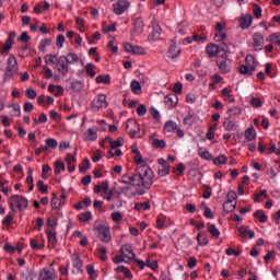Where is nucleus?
<instances>
[{
	"mask_svg": "<svg viewBox=\"0 0 280 280\" xmlns=\"http://www.w3.org/2000/svg\"><path fill=\"white\" fill-rule=\"evenodd\" d=\"M141 172H142L141 185L145 189H150V187H152V185H154V172L148 165H142Z\"/></svg>",
	"mask_w": 280,
	"mask_h": 280,
	"instance_id": "obj_1",
	"label": "nucleus"
},
{
	"mask_svg": "<svg viewBox=\"0 0 280 280\" xmlns=\"http://www.w3.org/2000/svg\"><path fill=\"white\" fill-rule=\"evenodd\" d=\"M104 108H108V101L106 100V94H97L91 103V110H93V113H98V110H102Z\"/></svg>",
	"mask_w": 280,
	"mask_h": 280,
	"instance_id": "obj_2",
	"label": "nucleus"
},
{
	"mask_svg": "<svg viewBox=\"0 0 280 280\" xmlns=\"http://www.w3.org/2000/svg\"><path fill=\"white\" fill-rule=\"evenodd\" d=\"M10 207L12 211H15V209H19V211H25V209H27V198L13 195L10 200Z\"/></svg>",
	"mask_w": 280,
	"mask_h": 280,
	"instance_id": "obj_3",
	"label": "nucleus"
},
{
	"mask_svg": "<svg viewBox=\"0 0 280 280\" xmlns=\"http://www.w3.org/2000/svg\"><path fill=\"white\" fill-rule=\"evenodd\" d=\"M16 73H19V62L16 61V57H14V55H10L8 58L5 78H14Z\"/></svg>",
	"mask_w": 280,
	"mask_h": 280,
	"instance_id": "obj_4",
	"label": "nucleus"
},
{
	"mask_svg": "<svg viewBox=\"0 0 280 280\" xmlns=\"http://www.w3.org/2000/svg\"><path fill=\"white\" fill-rule=\"evenodd\" d=\"M56 268H54V264L48 267L42 268L38 273V280H56L57 279Z\"/></svg>",
	"mask_w": 280,
	"mask_h": 280,
	"instance_id": "obj_5",
	"label": "nucleus"
},
{
	"mask_svg": "<svg viewBox=\"0 0 280 280\" xmlns=\"http://www.w3.org/2000/svg\"><path fill=\"white\" fill-rule=\"evenodd\" d=\"M164 132H166L168 135L172 132H176L177 137H179V139H183V137H185V132L173 120H168L165 122Z\"/></svg>",
	"mask_w": 280,
	"mask_h": 280,
	"instance_id": "obj_6",
	"label": "nucleus"
},
{
	"mask_svg": "<svg viewBox=\"0 0 280 280\" xmlns=\"http://www.w3.org/2000/svg\"><path fill=\"white\" fill-rule=\"evenodd\" d=\"M217 67L219 68L221 73L225 74L231 73V69H233V63H231V60L224 57H219L217 59Z\"/></svg>",
	"mask_w": 280,
	"mask_h": 280,
	"instance_id": "obj_7",
	"label": "nucleus"
},
{
	"mask_svg": "<svg viewBox=\"0 0 280 280\" xmlns=\"http://www.w3.org/2000/svg\"><path fill=\"white\" fill-rule=\"evenodd\" d=\"M245 60L247 63L241 66L240 71L243 75H250L255 71V58L247 56Z\"/></svg>",
	"mask_w": 280,
	"mask_h": 280,
	"instance_id": "obj_8",
	"label": "nucleus"
},
{
	"mask_svg": "<svg viewBox=\"0 0 280 280\" xmlns=\"http://www.w3.org/2000/svg\"><path fill=\"white\" fill-rule=\"evenodd\" d=\"M55 69L61 75H67L69 73V65L67 58L65 56H59L57 59V63L55 65Z\"/></svg>",
	"mask_w": 280,
	"mask_h": 280,
	"instance_id": "obj_9",
	"label": "nucleus"
},
{
	"mask_svg": "<svg viewBox=\"0 0 280 280\" xmlns=\"http://www.w3.org/2000/svg\"><path fill=\"white\" fill-rule=\"evenodd\" d=\"M120 253L122 257H125V264H130V261H135V252L132 250V246L126 244L120 248Z\"/></svg>",
	"mask_w": 280,
	"mask_h": 280,
	"instance_id": "obj_10",
	"label": "nucleus"
},
{
	"mask_svg": "<svg viewBox=\"0 0 280 280\" xmlns=\"http://www.w3.org/2000/svg\"><path fill=\"white\" fill-rule=\"evenodd\" d=\"M30 246L32 250H43L45 248V237L40 235L31 238Z\"/></svg>",
	"mask_w": 280,
	"mask_h": 280,
	"instance_id": "obj_11",
	"label": "nucleus"
},
{
	"mask_svg": "<svg viewBox=\"0 0 280 280\" xmlns=\"http://www.w3.org/2000/svg\"><path fill=\"white\" fill-rule=\"evenodd\" d=\"M158 164L160 165L158 170L159 176L162 178L167 176L170 174V163L165 159L161 158L158 160Z\"/></svg>",
	"mask_w": 280,
	"mask_h": 280,
	"instance_id": "obj_12",
	"label": "nucleus"
},
{
	"mask_svg": "<svg viewBox=\"0 0 280 280\" xmlns=\"http://www.w3.org/2000/svg\"><path fill=\"white\" fill-rule=\"evenodd\" d=\"M168 58H178L180 56V43L176 42L175 39L172 40V44L167 51Z\"/></svg>",
	"mask_w": 280,
	"mask_h": 280,
	"instance_id": "obj_13",
	"label": "nucleus"
},
{
	"mask_svg": "<svg viewBox=\"0 0 280 280\" xmlns=\"http://www.w3.org/2000/svg\"><path fill=\"white\" fill-rule=\"evenodd\" d=\"M140 130L141 127L139 126V122L137 120L130 119L127 121V132L130 135V137H137V132H139Z\"/></svg>",
	"mask_w": 280,
	"mask_h": 280,
	"instance_id": "obj_14",
	"label": "nucleus"
},
{
	"mask_svg": "<svg viewBox=\"0 0 280 280\" xmlns=\"http://www.w3.org/2000/svg\"><path fill=\"white\" fill-rule=\"evenodd\" d=\"M128 8H130V2H128L127 0H118L115 4H114V12L115 14H124V12H126L128 10Z\"/></svg>",
	"mask_w": 280,
	"mask_h": 280,
	"instance_id": "obj_15",
	"label": "nucleus"
},
{
	"mask_svg": "<svg viewBox=\"0 0 280 280\" xmlns=\"http://www.w3.org/2000/svg\"><path fill=\"white\" fill-rule=\"evenodd\" d=\"M72 259V266H73V275H79V272H82V266H84V262L82 261V259H80V255L79 254H72L71 256Z\"/></svg>",
	"mask_w": 280,
	"mask_h": 280,
	"instance_id": "obj_16",
	"label": "nucleus"
},
{
	"mask_svg": "<svg viewBox=\"0 0 280 280\" xmlns=\"http://www.w3.org/2000/svg\"><path fill=\"white\" fill-rule=\"evenodd\" d=\"M141 182V174L136 175H124L121 178V183H125V185H133L137 186Z\"/></svg>",
	"mask_w": 280,
	"mask_h": 280,
	"instance_id": "obj_17",
	"label": "nucleus"
},
{
	"mask_svg": "<svg viewBox=\"0 0 280 280\" xmlns=\"http://www.w3.org/2000/svg\"><path fill=\"white\" fill-rule=\"evenodd\" d=\"M97 127L93 126L90 127L84 133H83V141L93 142L97 139Z\"/></svg>",
	"mask_w": 280,
	"mask_h": 280,
	"instance_id": "obj_18",
	"label": "nucleus"
},
{
	"mask_svg": "<svg viewBox=\"0 0 280 280\" xmlns=\"http://www.w3.org/2000/svg\"><path fill=\"white\" fill-rule=\"evenodd\" d=\"M98 234L102 242H105V244H108V242L113 240V236L110 235V229H108V226L106 225L98 226Z\"/></svg>",
	"mask_w": 280,
	"mask_h": 280,
	"instance_id": "obj_19",
	"label": "nucleus"
},
{
	"mask_svg": "<svg viewBox=\"0 0 280 280\" xmlns=\"http://www.w3.org/2000/svg\"><path fill=\"white\" fill-rule=\"evenodd\" d=\"M16 38V33L10 32L8 38L5 39L4 45L2 46V54L5 55L12 49L14 45V39Z\"/></svg>",
	"mask_w": 280,
	"mask_h": 280,
	"instance_id": "obj_20",
	"label": "nucleus"
},
{
	"mask_svg": "<svg viewBox=\"0 0 280 280\" xmlns=\"http://www.w3.org/2000/svg\"><path fill=\"white\" fill-rule=\"evenodd\" d=\"M253 40H254V49L256 51H261L264 49V36L261 33L257 32L253 35Z\"/></svg>",
	"mask_w": 280,
	"mask_h": 280,
	"instance_id": "obj_21",
	"label": "nucleus"
},
{
	"mask_svg": "<svg viewBox=\"0 0 280 280\" xmlns=\"http://www.w3.org/2000/svg\"><path fill=\"white\" fill-rule=\"evenodd\" d=\"M242 30H248L253 25V15L245 14L240 19Z\"/></svg>",
	"mask_w": 280,
	"mask_h": 280,
	"instance_id": "obj_22",
	"label": "nucleus"
},
{
	"mask_svg": "<svg viewBox=\"0 0 280 280\" xmlns=\"http://www.w3.org/2000/svg\"><path fill=\"white\" fill-rule=\"evenodd\" d=\"M46 145L42 147L43 152H47L48 150H56L58 148V140L54 138H48L45 140Z\"/></svg>",
	"mask_w": 280,
	"mask_h": 280,
	"instance_id": "obj_23",
	"label": "nucleus"
},
{
	"mask_svg": "<svg viewBox=\"0 0 280 280\" xmlns=\"http://www.w3.org/2000/svg\"><path fill=\"white\" fill-rule=\"evenodd\" d=\"M206 52L209 58H215V56H218V54H220V47L215 44H209L206 47Z\"/></svg>",
	"mask_w": 280,
	"mask_h": 280,
	"instance_id": "obj_24",
	"label": "nucleus"
},
{
	"mask_svg": "<svg viewBox=\"0 0 280 280\" xmlns=\"http://www.w3.org/2000/svg\"><path fill=\"white\" fill-rule=\"evenodd\" d=\"M101 196L104 200L110 201L113 199V191L110 190V187L108 186V182H103V191H102Z\"/></svg>",
	"mask_w": 280,
	"mask_h": 280,
	"instance_id": "obj_25",
	"label": "nucleus"
},
{
	"mask_svg": "<svg viewBox=\"0 0 280 280\" xmlns=\"http://www.w3.org/2000/svg\"><path fill=\"white\" fill-rule=\"evenodd\" d=\"M46 235L48 237V244H50V246H56V244H58V236L56 234V230L47 229Z\"/></svg>",
	"mask_w": 280,
	"mask_h": 280,
	"instance_id": "obj_26",
	"label": "nucleus"
},
{
	"mask_svg": "<svg viewBox=\"0 0 280 280\" xmlns=\"http://www.w3.org/2000/svg\"><path fill=\"white\" fill-rule=\"evenodd\" d=\"M223 128L228 132H233V130H237V124H235V121L231 120V118H225L223 121Z\"/></svg>",
	"mask_w": 280,
	"mask_h": 280,
	"instance_id": "obj_27",
	"label": "nucleus"
},
{
	"mask_svg": "<svg viewBox=\"0 0 280 280\" xmlns=\"http://www.w3.org/2000/svg\"><path fill=\"white\" fill-rule=\"evenodd\" d=\"M78 218H79V221L82 222V224H89L91 220H93V213L91 211H86V212L80 213Z\"/></svg>",
	"mask_w": 280,
	"mask_h": 280,
	"instance_id": "obj_28",
	"label": "nucleus"
},
{
	"mask_svg": "<svg viewBox=\"0 0 280 280\" xmlns=\"http://www.w3.org/2000/svg\"><path fill=\"white\" fill-rule=\"evenodd\" d=\"M66 58V61H68V65H78L80 62V57H78V54L75 52H69L63 56Z\"/></svg>",
	"mask_w": 280,
	"mask_h": 280,
	"instance_id": "obj_29",
	"label": "nucleus"
},
{
	"mask_svg": "<svg viewBox=\"0 0 280 280\" xmlns=\"http://www.w3.org/2000/svg\"><path fill=\"white\" fill-rule=\"evenodd\" d=\"M198 154L200 159H203L205 161H213V155L207 150V148H199Z\"/></svg>",
	"mask_w": 280,
	"mask_h": 280,
	"instance_id": "obj_30",
	"label": "nucleus"
},
{
	"mask_svg": "<svg viewBox=\"0 0 280 280\" xmlns=\"http://www.w3.org/2000/svg\"><path fill=\"white\" fill-rule=\"evenodd\" d=\"M116 272H118V275H124L125 279H132V272L128 267L118 266Z\"/></svg>",
	"mask_w": 280,
	"mask_h": 280,
	"instance_id": "obj_31",
	"label": "nucleus"
},
{
	"mask_svg": "<svg viewBox=\"0 0 280 280\" xmlns=\"http://www.w3.org/2000/svg\"><path fill=\"white\" fill-rule=\"evenodd\" d=\"M165 104L170 106L171 108H174L176 104H178V96L176 94H168L165 96Z\"/></svg>",
	"mask_w": 280,
	"mask_h": 280,
	"instance_id": "obj_32",
	"label": "nucleus"
},
{
	"mask_svg": "<svg viewBox=\"0 0 280 280\" xmlns=\"http://www.w3.org/2000/svg\"><path fill=\"white\" fill-rule=\"evenodd\" d=\"M245 139L247 142L255 141V139H257V131H255L254 127H249L245 130Z\"/></svg>",
	"mask_w": 280,
	"mask_h": 280,
	"instance_id": "obj_33",
	"label": "nucleus"
},
{
	"mask_svg": "<svg viewBox=\"0 0 280 280\" xmlns=\"http://www.w3.org/2000/svg\"><path fill=\"white\" fill-rule=\"evenodd\" d=\"M106 141L109 142L112 150H117V148H121L124 145V138H118L116 141L112 140L109 137L106 138Z\"/></svg>",
	"mask_w": 280,
	"mask_h": 280,
	"instance_id": "obj_34",
	"label": "nucleus"
},
{
	"mask_svg": "<svg viewBox=\"0 0 280 280\" xmlns=\"http://www.w3.org/2000/svg\"><path fill=\"white\" fill-rule=\"evenodd\" d=\"M51 43H54V39L51 38H44L39 42L38 49L39 51H47V47H51Z\"/></svg>",
	"mask_w": 280,
	"mask_h": 280,
	"instance_id": "obj_35",
	"label": "nucleus"
},
{
	"mask_svg": "<svg viewBox=\"0 0 280 280\" xmlns=\"http://www.w3.org/2000/svg\"><path fill=\"white\" fill-rule=\"evenodd\" d=\"M124 49L128 54H141V48L139 46H135V45H132L130 43H126L124 45Z\"/></svg>",
	"mask_w": 280,
	"mask_h": 280,
	"instance_id": "obj_36",
	"label": "nucleus"
},
{
	"mask_svg": "<svg viewBox=\"0 0 280 280\" xmlns=\"http://www.w3.org/2000/svg\"><path fill=\"white\" fill-rule=\"evenodd\" d=\"M197 242H198L199 246H207V244H209V237H207V232L201 231L197 235Z\"/></svg>",
	"mask_w": 280,
	"mask_h": 280,
	"instance_id": "obj_37",
	"label": "nucleus"
},
{
	"mask_svg": "<svg viewBox=\"0 0 280 280\" xmlns=\"http://www.w3.org/2000/svg\"><path fill=\"white\" fill-rule=\"evenodd\" d=\"M131 152L135 154V162L137 165H141V152L139 151V145L132 144L131 145Z\"/></svg>",
	"mask_w": 280,
	"mask_h": 280,
	"instance_id": "obj_38",
	"label": "nucleus"
},
{
	"mask_svg": "<svg viewBox=\"0 0 280 280\" xmlns=\"http://www.w3.org/2000/svg\"><path fill=\"white\" fill-rule=\"evenodd\" d=\"M85 270H86L90 279H92V280H96L97 277H100V273L97 272V270H95V267L93 265H88L85 267Z\"/></svg>",
	"mask_w": 280,
	"mask_h": 280,
	"instance_id": "obj_39",
	"label": "nucleus"
},
{
	"mask_svg": "<svg viewBox=\"0 0 280 280\" xmlns=\"http://www.w3.org/2000/svg\"><path fill=\"white\" fill-rule=\"evenodd\" d=\"M65 170H67V166L63 164V162L60 160H57L55 162V170H54L56 176H60V173L65 172Z\"/></svg>",
	"mask_w": 280,
	"mask_h": 280,
	"instance_id": "obj_40",
	"label": "nucleus"
},
{
	"mask_svg": "<svg viewBox=\"0 0 280 280\" xmlns=\"http://www.w3.org/2000/svg\"><path fill=\"white\" fill-rule=\"evenodd\" d=\"M130 89L135 95H140L141 94V83L137 80H133L130 84Z\"/></svg>",
	"mask_w": 280,
	"mask_h": 280,
	"instance_id": "obj_41",
	"label": "nucleus"
},
{
	"mask_svg": "<svg viewBox=\"0 0 280 280\" xmlns=\"http://www.w3.org/2000/svg\"><path fill=\"white\" fill-rule=\"evenodd\" d=\"M237 205V201H225L223 205V211L226 213H231V211H235V207Z\"/></svg>",
	"mask_w": 280,
	"mask_h": 280,
	"instance_id": "obj_42",
	"label": "nucleus"
},
{
	"mask_svg": "<svg viewBox=\"0 0 280 280\" xmlns=\"http://www.w3.org/2000/svg\"><path fill=\"white\" fill-rule=\"evenodd\" d=\"M145 266L152 270H156V268H159V262H156V260L150 261V259H147V261H141V268H145Z\"/></svg>",
	"mask_w": 280,
	"mask_h": 280,
	"instance_id": "obj_43",
	"label": "nucleus"
},
{
	"mask_svg": "<svg viewBox=\"0 0 280 280\" xmlns=\"http://www.w3.org/2000/svg\"><path fill=\"white\" fill-rule=\"evenodd\" d=\"M13 220H14V211L12 210V211L8 212V214L2 220L3 226H10V224H12Z\"/></svg>",
	"mask_w": 280,
	"mask_h": 280,
	"instance_id": "obj_44",
	"label": "nucleus"
},
{
	"mask_svg": "<svg viewBox=\"0 0 280 280\" xmlns=\"http://www.w3.org/2000/svg\"><path fill=\"white\" fill-rule=\"evenodd\" d=\"M107 253H108V249H106V247H98L97 257L102 261H106L108 259Z\"/></svg>",
	"mask_w": 280,
	"mask_h": 280,
	"instance_id": "obj_45",
	"label": "nucleus"
},
{
	"mask_svg": "<svg viewBox=\"0 0 280 280\" xmlns=\"http://www.w3.org/2000/svg\"><path fill=\"white\" fill-rule=\"evenodd\" d=\"M46 65H55L58 62V56L56 55H46L44 58Z\"/></svg>",
	"mask_w": 280,
	"mask_h": 280,
	"instance_id": "obj_46",
	"label": "nucleus"
},
{
	"mask_svg": "<svg viewBox=\"0 0 280 280\" xmlns=\"http://www.w3.org/2000/svg\"><path fill=\"white\" fill-rule=\"evenodd\" d=\"M85 73L86 75H89L90 78H94L96 72H95V65L93 63H88L85 66Z\"/></svg>",
	"mask_w": 280,
	"mask_h": 280,
	"instance_id": "obj_47",
	"label": "nucleus"
},
{
	"mask_svg": "<svg viewBox=\"0 0 280 280\" xmlns=\"http://www.w3.org/2000/svg\"><path fill=\"white\" fill-rule=\"evenodd\" d=\"M254 218H257V220L262 223L268 222V217L264 214V210H257L256 212H254Z\"/></svg>",
	"mask_w": 280,
	"mask_h": 280,
	"instance_id": "obj_48",
	"label": "nucleus"
},
{
	"mask_svg": "<svg viewBox=\"0 0 280 280\" xmlns=\"http://www.w3.org/2000/svg\"><path fill=\"white\" fill-rule=\"evenodd\" d=\"M185 170H186L185 164L179 163L175 168H173V174H175L176 176H183Z\"/></svg>",
	"mask_w": 280,
	"mask_h": 280,
	"instance_id": "obj_49",
	"label": "nucleus"
},
{
	"mask_svg": "<svg viewBox=\"0 0 280 280\" xmlns=\"http://www.w3.org/2000/svg\"><path fill=\"white\" fill-rule=\"evenodd\" d=\"M212 161H213L214 165H226L228 159H226V155L221 154L215 159L212 158Z\"/></svg>",
	"mask_w": 280,
	"mask_h": 280,
	"instance_id": "obj_50",
	"label": "nucleus"
},
{
	"mask_svg": "<svg viewBox=\"0 0 280 280\" xmlns=\"http://www.w3.org/2000/svg\"><path fill=\"white\" fill-rule=\"evenodd\" d=\"M49 172H51V166H49V164H44L42 167V178H44V180L49 178Z\"/></svg>",
	"mask_w": 280,
	"mask_h": 280,
	"instance_id": "obj_51",
	"label": "nucleus"
},
{
	"mask_svg": "<svg viewBox=\"0 0 280 280\" xmlns=\"http://www.w3.org/2000/svg\"><path fill=\"white\" fill-rule=\"evenodd\" d=\"M214 38L217 43H224L226 40V32L225 31H217Z\"/></svg>",
	"mask_w": 280,
	"mask_h": 280,
	"instance_id": "obj_52",
	"label": "nucleus"
},
{
	"mask_svg": "<svg viewBox=\"0 0 280 280\" xmlns=\"http://www.w3.org/2000/svg\"><path fill=\"white\" fill-rule=\"evenodd\" d=\"M208 231L212 235V237H215L217 240H218V237H220V230H218L215 224H210L208 226Z\"/></svg>",
	"mask_w": 280,
	"mask_h": 280,
	"instance_id": "obj_53",
	"label": "nucleus"
},
{
	"mask_svg": "<svg viewBox=\"0 0 280 280\" xmlns=\"http://www.w3.org/2000/svg\"><path fill=\"white\" fill-rule=\"evenodd\" d=\"M96 84H110V77L102 74L96 77Z\"/></svg>",
	"mask_w": 280,
	"mask_h": 280,
	"instance_id": "obj_54",
	"label": "nucleus"
},
{
	"mask_svg": "<svg viewBox=\"0 0 280 280\" xmlns=\"http://www.w3.org/2000/svg\"><path fill=\"white\" fill-rule=\"evenodd\" d=\"M228 114L230 115V117H240V115H242V108L240 107L229 108Z\"/></svg>",
	"mask_w": 280,
	"mask_h": 280,
	"instance_id": "obj_55",
	"label": "nucleus"
},
{
	"mask_svg": "<svg viewBox=\"0 0 280 280\" xmlns=\"http://www.w3.org/2000/svg\"><path fill=\"white\" fill-rule=\"evenodd\" d=\"M267 43H275L278 45V42L280 40V33H273L266 38Z\"/></svg>",
	"mask_w": 280,
	"mask_h": 280,
	"instance_id": "obj_56",
	"label": "nucleus"
},
{
	"mask_svg": "<svg viewBox=\"0 0 280 280\" xmlns=\"http://www.w3.org/2000/svg\"><path fill=\"white\" fill-rule=\"evenodd\" d=\"M9 108H13V117H21V105L19 103L10 105Z\"/></svg>",
	"mask_w": 280,
	"mask_h": 280,
	"instance_id": "obj_57",
	"label": "nucleus"
},
{
	"mask_svg": "<svg viewBox=\"0 0 280 280\" xmlns=\"http://www.w3.org/2000/svg\"><path fill=\"white\" fill-rule=\"evenodd\" d=\"M153 148H160L163 149L167 145V143L165 142V140H159V139H154L152 142Z\"/></svg>",
	"mask_w": 280,
	"mask_h": 280,
	"instance_id": "obj_58",
	"label": "nucleus"
},
{
	"mask_svg": "<svg viewBox=\"0 0 280 280\" xmlns=\"http://www.w3.org/2000/svg\"><path fill=\"white\" fill-rule=\"evenodd\" d=\"M112 220L113 222H121L124 220V214L119 211H115L112 213Z\"/></svg>",
	"mask_w": 280,
	"mask_h": 280,
	"instance_id": "obj_59",
	"label": "nucleus"
},
{
	"mask_svg": "<svg viewBox=\"0 0 280 280\" xmlns=\"http://www.w3.org/2000/svg\"><path fill=\"white\" fill-rule=\"evenodd\" d=\"M25 95H26V97H28V100H36L37 93L35 92L34 89L28 88V89H26Z\"/></svg>",
	"mask_w": 280,
	"mask_h": 280,
	"instance_id": "obj_60",
	"label": "nucleus"
},
{
	"mask_svg": "<svg viewBox=\"0 0 280 280\" xmlns=\"http://www.w3.org/2000/svg\"><path fill=\"white\" fill-rule=\"evenodd\" d=\"M65 35L57 36L56 45L58 49H62V47L65 46Z\"/></svg>",
	"mask_w": 280,
	"mask_h": 280,
	"instance_id": "obj_61",
	"label": "nucleus"
},
{
	"mask_svg": "<svg viewBox=\"0 0 280 280\" xmlns=\"http://www.w3.org/2000/svg\"><path fill=\"white\" fill-rule=\"evenodd\" d=\"M37 189H39V191L42 194H47V191H48V187H47V185H45V183L43 180L37 182Z\"/></svg>",
	"mask_w": 280,
	"mask_h": 280,
	"instance_id": "obj_62",
	"label": "nucleus"
},
{
	"mask_svg": "<svg viewBox=\"0 0 280 280\" xmlns=\"http://www.w3.org/2000/svg\"><path fill=\"white\" fill-rule=\"evenodd\" d=\"M82 82L78 81V80H73L71 82V88L73 89V91H82Z\"/></svg>",
	"mask_w": 280,
	"mask_h": 280,
	"instance_id": "obj_63",
	"label": "nucleus"
},
{
	"mask_svg": "<svg viewBox=\"0 0 280 280\" xmlns=\"http://www.w3.org/2000/svg\"><path fill=\"white\" fill-rule=\"evenodd\" d=\"M205 189H203V194L202 197L206 200H209V198H211V187H209L208 185H203Z\"/></svg>",
	"mask_w": 280,
	"mask_h": 280,
	"instance_id": "obj_64",
	"label": "nucleus"
}]
</instances>
